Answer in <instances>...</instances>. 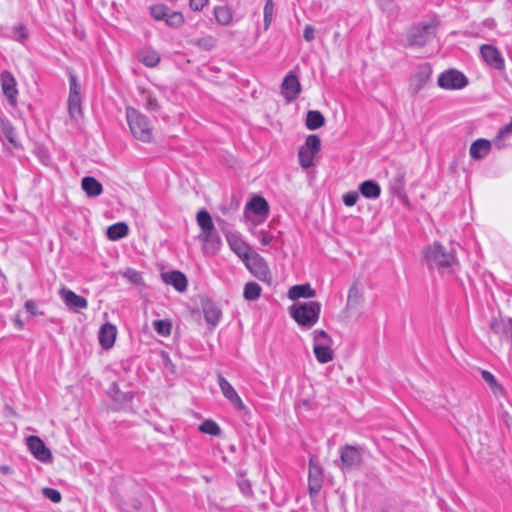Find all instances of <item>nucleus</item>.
<instances>
[{"label":"nucleus","instance_id":"f257e3e1","mask_svg":"<svg viewBox=\"0 0 512 512\" xmlns=\"http://www.w3.org/2000/svg\"><path fill=\"white\" fill-rule=\"evenodd\" d=\"M423 258L430 269L441 275H452L459 268V260L454 248L447 249L440 242H433L423 250Z\"/></svg>","mask_w":512,"mask_h":512},{"label":"nucleus","instance_id":"f03ea898","mask_svg":"<svg viewBox=\"0 0 512 512\" xmlns=\"http://www.w3.org/2000/svg\"><path fill=\"white\" fill-rule=\"evenodd\" d=\"M196 221L201 229L198 239L202 242L203 252L209 255L216 254L221 247V238L215 230L211 215L206 210H200Z\"/></svg>","mask_w":512,"mask_h":512},{"label":"nucleus","instance_id":"7ed1b4c3","mask_svg":"<svg viewBox=\"0 0 512 512\" xmlns=\"http://www.w3.org/2000/svg\"><path fill=\"white\" fill-rule=\"evenodd\" d=\"M289 312L302 329H310L319 320L321 304L317 301L295 303L289 308Z\"/></svg>","mask_w":512,"mask_h":512},{"label":"nucleus","instance_id":"20e7f679","mask_svg":"<svg viewBox=\"0 0 512 512\" xmlns=\"http://www.w3.org/2000/svg\"><path fill=\"white\" fill-rule=\"evenodd\" d=\"M126 118L132 135L142 141L150 142L153 138V128L148 118L132 107L126 108Z\"/></svg>","mask_w":512,"mask_h":512},{"label":"nucleus","instance_id":"39448f33","mask_svg":"<svg viewBox=\"0 0 512 512\" xmlns=\"http://www.w3.org/2000/svg\"><path fill=\"white\" fill-rule=\"evenodd\" d=\"M437 27V20L413 27L408 36L409 44L417 47L426 45L435 37Z\"/></svg>","mask_w":512,"mask_h":512},{"label":"nucleus","instance_id":"423d86ee","mask_svg":"<svg viewBox=\"0 0 512 512\" xmlns=\"http://www.w3.org/2000/svg\"><path fill=\"white\" fill-rule=\"evenodd\" d=\"M363 462L362 451L359 447L345 445L340 449V464L342 472H350L359 469Z\"/></svg>","mask_w":512,"mask_h":512},{"label":"nucleus","instance_id":"0eeeda50","mask_svg":"<svg viewBox=\"0 0 512 512\" xmlns=\"http://www.w3.org/2000/svg\"><path fill=\"white\" fill-rule=\"evenodd\" d=\"M246 267L249 271L257 277L260 281L271 283L272 282V274L269 270V267L264 260L256 252H251L250 255L244 260Z\"/></svg>","mask_w":512,"mask_h":512},{"label":"nucleus","instance_id":"6e6552de","mask_svg":"<svg viewBox=\"0 0 512 512\" xmlns=\"http://www.w3.org/2000/svg\"><path fill=\"white\" fill-rule=\"evenodd\" d=\"M269 213L267 201L260 196L253 197L245 208V217L251 219L254 224L262 223Z\"/></svg>","mask_w":512,"mask_h":512},{"label":"nucleus","instance_id":"1a4fd4ad","mask_svg":"<svg viewBox=\"0 0 512 512\" xmlns=\"http://www.w3.org/2000/svg\"><path fill=\"white\" fill-rule=\"evenodd\" d=\"M437 83L442 89L459 90L467 86L468 79L460 71L449 69L439 75Z\"/></svg>","mask_w":512,"mask_h":512},{"label":"nucleus","instance_id":"9d476101","mask_svg":"<svg viewBox=\"0 0 512 512\" xmlns=\"http://www.w3.org/2000/svg\"><path fill=\"white\" fill-rule=\"evenodd\" d=\"M480 54L484 62L497 70L505 68V61L501 52L495 46L484 44L480 46Z\"/></svg>","mask_w":512,"mask_h":512},{"label":"nucleus","instance_id":"9b49d317","mask_svg":"<svg viewBox=\"0 0 512 512\" xmlns=\"http://www.w3.org/2000/svg\"><path fill=\"white\" fill-rule=\"evenodd\" d=\"M27 447L32 455L43 463L52 461V453L38 436H29L26 439Z\"/></svg>","mask_w":512,"mask_h":512},{"label":"nucleus","instance_id":"f8f14e48","mask_svg":"<svg viewBox=\"0 0 512 512\" xmlns=\"http://www.w3.org/2000/svg\"><path fill=\"white\" fill-rule=\"evenodd\" d=\"M218 385L223 396L239 411H244L246 409L245 404L242 399L238 395L237 391L234 387L229 383V381L224 378L221 374L217 376Z\"/></svg>","mask_w":512,"mask_h":512},{"label":"nucleus","instance_id":"ddd939ff","mask_svg":"<svg viewBox=\"0 0 512 512\" xmlns=\"http://www.w3.org/2000/svg\"><path fill=\"white\" fill-rule=\"evenodd\" d=\"M59 296L66 307L70 310L77 312L79 310L86 309L88 306V301L86 298L77 295L75 292L64 286L59 290Z\"/></svg>","mask_w":512,"mask_h":512},{"label":"nucleus","instance_id":"4468645a","mask_svg":"<svg viewBox=\"0 0 512 512\" xmlns=\"http://www.w3.org/2000/svg\"><path fill=\"white\" fill-rule=\"evenodd\" d=\"M323 471L314 457L309 461L308 489L311 495L317 494L322 487Z\"/></svg>","mask_w":512,"mask_h":512},{"label":"nucleus","instance_id":"2eb2a0df","mask_svg":"<svg viewBox=\"0 0 512 512\" xmlns=\"http://www.w3.org/2000/svg\"><path fill=\"white\" fill-rule=\"evenodd\" d=\"M281 90L282 95L288 102H291L298 97L301 92V84L298 77L293 72H289L285 76L281 85Z\"/></svg>","mask_w":512,"mask_h":512},{"label":"nucleus","instance_id":"dca6fc26","mask_svg":"<svg viewBox=\"0 0 512 512\" xmlns=\"http://www.w3.org/2000/svg\"><path fill=\"white\" fill-rule=\"evenodd\" d=\"M432 74V68L429 64H422L417 68L416 73L411 80V89L417 93L429 81Z\"/></svg>","mask_w":512,"mask_h":512},{"label":"nucleus","instance_id":"f3484780","mask_svg":"<svg viewBox=\"0 0 512 512\" xmlns=\"http://www.w3.org/2000/svg\"><path fill=\"white\" fill-rule=\"evenodd\" d=\"M490 329L497 335L512 341V319L511 318H493L490 323Z\"/></svg>","mask_w":512,"mask_h":512},{"label":"nucleus","instance_id":"a211bd4d","mask_svg":"<svg viewBox=\"0 0 512 512\" xmlns=\"http://www.w3.org/2000/svg\"><path fill=\"white\" fill-rule=\"evenodd\" d=\"M0 79L4 95L8 98L9 103L14 105L18 93L15 78L10 72L4 71L1 73Z\"/></svg>","mask_w":512,"mask_h":512},{"label":"nucleus","instance_id":"6ab92c4d","mask_svg":"<svg viewBox=\"0 0 512 512\" xmlns=\"http://www.w3.org/2000/svg\"><path fill=\"white\" fill-rule=\"evenodd\" d=\"M116 327L111 323H105L101 326L98 339L99 343L104 349H110L116 339Z\"/></svg>","mask_w":512,"mask_h":512},{"label":"nucleus","instance_id":"aec40b11","mask_svg":"<svg viewBox=\"0 0 512 512\" xmlns=\"http://www.w3.org/2000/svg\"><path fill=\"white\" fill-rule=\"evenodd\" d=\"M202 309L205 320L211 326H216L221 318V310L210 299L202 300Z\"/></svg>","mask_w":512,"mask_h":512},{"label":"nucleus","instance_id":"412c9836","mask_svg":"<svg viewBox=\"0 0 512 512\" xmlns=\"http://www.w3.org/2000/svg\"><path fill=\"white\" fill-rule=\"evenodd\" d=\"M162 279L166 284L172 285L179 292H183L187 288V278L180 271L163 273Z\"/></svg>","mask_w":512,"mask_h":512},{"label":"nucleus","instance_id":"4be33fe9","mask_svg":"<svg viewBox=\"0 0 512 512\" xmlns=\"http://www.w3.org/2000/svg\"><path fill=\"white\" fill-rule=\"evenodd\" d=\"M213 15L216 23L221 26H229L233 22V12L227 5L215 6Z\"/></svg>","mask_w":512,"mask_h":512},{"label":"nucleus","instance_id":"5701e85b","mask_svg":"<svg viewBox=\"0 0 512 512\" xmlns=\"http://www.w3.org/2000/svg\"><path fill=\"white\" fill-rule=\"evenodd\" d=\"M491 150V143L486 139H477L474 141L469 149V154L473 159H482Z\"/></svg>","mask_w":512,"mask_h":512},{"label":"nucleus","instance_id":"b1692460","mask_svg":"<svg viewBox=\"0 0 512 512\" xmlns=\"http://www.w3.org/2000/svg\"><path fill=\"white\" fill-rule=\"evenodd\" d=\"M316 295V291L310 286V284L294 285L288 290V298L296 300L299 298H313Z\"/></svg>","mask_w":512,"mask_h":512},{"label":"nucleus","instance_id":"393cba45","mask_svg":"<svg viewBox=\"0 0 512 512\" xmlns=\"http://www.w3.org/2000/svg\"><path fill=\"white\" fill-rule=\"evenodd\" d=\"M6 139L14 147H18L15 128L2 116H0V140Z\"/></svg>","mask_w":512,"mask_h":512},{"label":"nucleus","instance_id":"a878e982","mask_svg":"<svg viewBox=\"0 0 512 512\" xmlns=\"http://www.w3.org/2000/svg\"><path fill=\"white\" fill-rule=\"evenodd\" d=\"M81 186L88 197H97L103 191L102 184L91 176L84 177L81 181Z\"/></svg>","mask_w":512,"mask_h":512},{"label":"nucleus","instance_id":"bb28decb","mask_svg":"<svg viewBox=\"0 0 512 512\" xmlns=\"http://www.w3.org/2000/svg\"><path fill=\"white\" fill-rule=\"evenodd\" d=\"M360 193L368 199H376L381 194L380 186L373 180H366L359 186Z\"/></svg>","mask_w":512,"mask_h":512},{"label":"nucleus","instance_id":"cd10ccee","mask_svg":"<svg viewBox=\"0 0 512 512\" xmlns=\"http://www.w3.org/2000/svg\"><path fill=\"white\" fill-rule=\"evenodd\" d=\"M305 124L309 130H316L325 124V117L318 110H309Z\"/></svg>","mask_w":512,"mask_h":512},{"label":"nucleus","instance_id":"c85d7f7f","mask_svg":"<svg viewBox=\"0 0 512 512\" xmlns=\"http://www.w3.org/2000/svg\"><path fill=\"white\" fill-rule=\"evenodd\" d=\"M128 232V225L124 222H118L108 227L107 237L110 240L116 241L127 236Z\"/></svg>","mask_w":512,"mask_h":512},{"label":"nucleus","instance_id":"c756f323","mask_svg":"<svg viewBox=\"0 0 512 512\" xmlns=\"http://www.w3.org/2000/svg\"><path fill=\"white\" fill-rule=\"evenodd\" d=\"M313 352L316 360L321 364L328 363L334 359L332 346H313Z\"/></svg>","mask_w":512,"mask_h":512},{"label":"nucleus","instance_id":"7c9ffc66","mask_svg":"<svg viewBox=\"0 0 512 512\" xmlns=\"http://www.w3.org/2000/svg\"><path fill=\"white\" fill-rule=\"evenodd\" d=\"M228 242L231 249L243 259V261L250 255L252 251L249 250L248 246L237 237H228Z\"/></svg>","mask_w":512,"mask_h":512},{"label":"nucleus","instance_id":"2f4dec72","mask_svg":"<svg viewBox=\"0 0 512 512\" xmlns=\"http://www.w3.org/2000/svg\"><path fill=\"white\" fill-rule=\"evenodd\" d=\"M390 191L395 195H401L405 188V175L403 172L398 171L395 176L391 179Z\"/></svg>","mask_w":512,"mask_h":512},{"label":"nucleus","instance_id":"473e14b6","mask_svg":"<svg viewBox=\"0 0 512 512\" xmlns=\"http://www.w3.org/2000/svg\"><path fill=\"white\" fill-rule=\"evenodd\" d=\"M68 111L70 117L77 120L82 115L81 96L68 97Z\"/></svg>","mask_w":512,"mask_h":512},{"label":"nucleus","instance_id":"72a5a7b5","mask_svg":"<svg viewBox=\"0 0 512 512\" xmlns=\"http://www.w3.org/2000/svg\"><path fill=\"white\" fill-rule=\"evenodd\" d=\"M313 346H332L333 339L324 330H314L312 333Z\"/></svg>","mask_w":512,"mask_h":512},{"label":"nucleus","instance_id":"f704fd0d","mask_svg":"<svg viewBox=\"0 0 512 512\" xmlns=\"http://www.w3.org/2000/svg\"><path fill=\"white\" fill-rule=\"evenodd\" d=\"M481 375L483 380L489 385L495 395L503 394L502 386L496 381L494 375L491 372L482 370Z\"/></svg>","mask_w":512,"mask_h":512},{"label":"nucleus","instance_id":"c9c22d12","mask_svg":"<svg viewBox=\"0 0 512 512\" xmlns=\"http://www.w3.org/2000/svg\"><path fill=\"white\" fill-rule=\"evenodd\" d=\"M261 287L255 282H249L244 287L243 296L246 300L254 301L261 295Z\"/></svg>","mask_w":512,"mask_h":512},{"label":"nucleus","instance_id":"e433bc0d","mask_svg":"<svg viewBox=\"0 0 512 512\" xmlns=\"http://www.w3.org/2000/svg\"><path fill=\"white\" fill-rule=\"evenodd\" d=\"M140 61L147 67H154L160 61V56L156 51L145 50L140 55Z\"/></svg>","mask_w":512,"mask_h":512},{"label":"nucleus","instance_id":"4c0bfd02","mask_svg":"<svg viewBox=\"0 0 512 512\" xmlns=\"http://www.w3.org/2000/svg\"><path fill=\"white\" fill-rule=\"evenodd\" d=\"M315 153L309 151L307 148L301 147L298 152L299 163L302 168L307 169L313 165V158Z\"/></svg>","mask_w":512,"mask_h":512},{"label":"nucleus","instance_id":"58836bf2","mask_svg":"<svg viewBox=\"0 0 512 512\" xmlns=\"http://www.w3.org/2000/svg\"><path fill=\"white\" fill-rule=\"evenodd\" d=\"M164 20L167 23V25L172 28H179L185 22L184 16L181 12L167 13V16L165 17Z\"/></svg>","mask_w":512,"mask_h":512},{"label":"nucleus","instance_id":"ea45409f","mask_svg":"<svg viewBox=\"0 0 512 512\" xmlns=\"http://www.w3.org/2000/svg\"><path fill=\"white\" fill-rule=\"evenodd\" d=\"M217 40L215 37L211 35L203 36L194 41V45L203 49V50H211L216 46Z\"/></svg>","mask_w":512,"mask_h":512},{"label":"nucleus","instance_id":"a19ab883","mask_svg":"<svg viewBox=\"0 0 512 512\" xmlns=\"http://www.w3.org/2000/svg\"><path fill=\"white\" fill-rule=\"evenodd\" d=\"M361 301V291L357 284H353L348 291L347 306H356Z\"/></svg>","mask_w":512,"mask_h":512},{"label":"nucleus","instance_id":"79ce46f5","mask_svg":"<svg viewBox=\"0 0 512 512\" xmlns=\"http://www.w3.org/2000/svg\"><path fill=\"white\" fill-rule=\"evenodd\" d=\"M199 429L206 434L217 436L220 434L221 429L217 423L212 420H205L199 427Z\"/></svg>","mask_w":512,"mask_h":512},{"label":"nucleus","instance_id":"37998d69","mask_svg":"<svg viewBox=\"0 0 512 512\" xmlns=\"http://www.w3.org/2000/svg\"><path fill=\"white\" fill-rule=\"evenodd\" d=\"M303 148H307L309 151L314 152L317 154L320 151L321 148V141L320 138L317 135H309L306 138L305 144L302 146Z\"/></svg>","mask_w":512,"mask_h":512},{"label":"nucleus","instance_id":"c03bdc74","mask_svg":"<svg viewBox=\"0 0 512 512\" xmlns=\"http://www.w3.org/2000/svg\"><path fill=\"white\" fill-rule=\"evenodd\" d=\"M122 276L130 283L135 285H143V278L140 274V272L128 268L122 273Z\"/></svg>","mask_w":512,"mask_h":512},{"label":"nucleus","instance_id":"a18cd8bd","mask_svg":"<svg viewBox=\"0 0 512 512\" xmlns=\"http://www.w3.org/2000/svg\"><path fill=\"white\" fill-rule=\"evenodd\" d=\"M274 4L273 0H266L264 6V30H268L273 19Z\"/></svg>","mask_w":512,"mask_h":512},{"label":"nucleus","instance_id":"49530a36","mask_svg":"<svg viewBox=\"0 0 512 512\" xmlns=\"http://www.w3.org/2000/svg\"><path fill=\"white\" fill-rule=\"evenodd\" d=\"M153 326L156 332L162 336H168L171 333V323L167 320H156Z\"/></svg>","mask_w":512,"mask_h":512},{"label":"nucleus","instance_id":"de8ad7c7","mask_svg":"<svg viewBox=\"0 0 512 512\" xmlns=\"http://www.w3.org/2000/svg\"><path fill=\"white\" fill-rule=\"evenodd\" d=\"M142 96L144 98V106L148 111L155 112L159 110L160 105L154 96H152L150 93L144 92Z\"/></svg>","mask_w":512,"mask_h":512},{"label":"nucleus","instance_id":"09e8293b","mask_svg":"<svg viewBox=\"0 0 512 512\" xmlns=\"http://www.w3.org/2000/svg\"><path fill=\"white\" fill-rule=\"evenodd\" d=\"M42 492L46 498H48L49 500H51L54 503H58L61 501V494L56 489L46 487V488H43Z\"/></svg>","mask_w":512,"mask_h":512},{"label":"nucleus","instance_id":"8fccbe9b","mask_svg":"<svg viewBox=\"0 0 512 512\" xmlns=\"http://www.w3.org/2000/svg\"><path fill=\"white\" fill-rule=\"evenodd\" d=\"M151 15L156 20H164L167 16V11L164 6L156 5L151 8Z\"/></svg>","mask_w":512,"mask_h":512},{"label":"nucleus","instance_id":"3c124183","mask_svg":"<svg viewBox=\"0 0 512 512\" xmlns=\"http://www.w3.org/2000/svg\"><path fill=\"white\" fill-rule=\"evenodd\" d=\"M358 198H359V195L356 191H349V192L345 193L342 197L343 203L349 207L355 205Z\"/></svg>","mask_w":512,"mask_h":512},{"label":"nucleus","instance_id":"603ef678","mask_svg":"<svg viewBox=\"0 0 512 512\" xmlns=\"http://www.w3.org/2000/svg\"><path fill=\"white\" fill-rule=\"evenodd\" d=\"M13 30L15 33V40L22 42L27 38L26 29L23 25L19 24L14 26Z\"/></svg>","mask_w":512,"mask_h":512},{"label":"nucleus","instance_id":"864d4df0","mask_svg":"<svg viewBox=\"0 0 512 512\" xmlns=\"http://www.w3.org/2000/svg\"><path fill=\"white\" fill-rule=\"evenodd\" d=\"M69 96H80V88L77 83L76 77L74 75H70V92Z\"/></svg>","mask_w":512,"mask_h":512},{"label":"nucleus","instance_id":"5fc2aeb1","mask_svg":"<svg viewBox=\"0 0 512 512\" xmlns=\"http://www.w3.org/2000/svg\"><path fill=\"white\" fill-rule=\"evenodd\" d=\"M209 0H190L189 6L193 11H201L208 4Z\"/></svg>","mask_w":512,"mask_h":512},{"label":"nucleus","instance_id":"6e6d98bb","mask_svg":"<svg viewBox=\"0 0 512 512\" xmlns=\"http://www.w3.org/2000/svg\"><path fill=\"white\" fill-rule=\"evenodd\" d=\"M25 309L32 316L42 315L43 313L38 311L36 303L33 300H28L25 303Z\"/></svg>","mask_w":512,"mask_h":512},{"label":"nucleus","instance_id":"4d7b16f0","mask_svg":"<svg viewBox=\"0 0 512 512\" xmlns=\"http://www.w3.org/2000/svg\"><path fill=\"white\" fill-rule=\"evenodd\" d=\"M239 488L244 495H246V496L252 495V487L248 480H241L239 482Z\"/></svg>","mask_w":512,"mask_h":512},{"label":"nucleus","instance_id":"13d9d810","mask_svg":"<svg viewBox=\"0 0 512 512\" xmlns=\"http://www.w3.org/2000/svg\"><path fill=\"white\" fill-rule=\"evenodd\" d=\"M303 37L307 42H311L315 38V30L313 26L306 25L303 32Z\"/></svg>","mask_w":512,"mask_h":512},{"label":"nucleus","instance_id":"bf43d9fd","mask_svg":"<svg viewBox=\"0 0 512 512\" xmlns=\"http://www.w3.org/2000/svg\"><path fill=\"white\" fill-rule=\"evenodd\" d=\"M238 205H239L238 201H231L229 206H227V207L222 206L221 211L224 215L234 213L238 209Z\"/></svg>","mask_w":512,"mask_h":512},{"label":"nucleus","instance_id":"052dcab7","mask_svg":"<svg viewBox=\"0 0 512 512\" xmlns=\"http://www.w3.org/2000/svg\"><path fill=\"white\" fill-rule=\"evenodd\" d=\"M273 240V237L269 234H262L260 238V242L262 245H269Z\"/></svg>","mask_w":512,"mask_h":512},{"label":"nucleus","instance_id":"680f3d73","mask_svg":"<svg viewBox=\"0 0 512 512\" xmlns=\"http://www.w3.org/2000/svg\"><path fill=\"white\" fill-rule=\"evenodd\" d=\"M13 322L15 324V326L17 327L18 330H22L24 328V323L23 321L19 318V316H15L13 318Z\"/></svg>","mask_w":512,"mask_h":512},{"label":"nucleus","instance_id":"e2e57ef3","mask_svg":"<svg viewBox=\"0 0 512 512\" xmlns=\"http://www.w3.org/2000/svg\"><path fill=\"white\" fill-rule=\"evenodd\" d=\"M0 472L2 474L9 475V474L13 473V469L10 466H8V465H1L0 466Z\"/></svg>","mask_w":512,"mask_h":512},{"label":"nucleus","instance_id":"0e129e2a","mask_svg":"<svg viewBox=\"0 0 512 512\" xmlns=\"http://www.w3.org/2000/svg\"><path fill=\"white\" fill-rule=\"evenodd\" d=\"M483 24H484L486 27L490 28V29H493V28H495V26H496V23H495L494 19H486V20L483 22Z\"/></svg>","mask_w":512,"mask_h":512},{"label":"nucleus","instance_id":"69168bd1","mask_svg":"<svg viewBox=\"0 0 512 512\" xmlns=\"http://www.w3.org/2000/svg\"><path fill=\"white\" fill-rule=\"evenodd\" d=\"M381 512H387V511H381Z\"/></svg>","mask_w":512,"mask_h":512}]
</instances>
